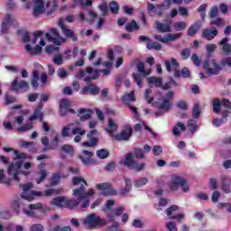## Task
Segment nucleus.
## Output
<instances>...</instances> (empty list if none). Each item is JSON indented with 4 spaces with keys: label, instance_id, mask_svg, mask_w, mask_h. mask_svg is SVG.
Segmentation results:
<instances>
[{
    "label": "nucleus",
    "instance_id": "f257e3e1",
    "mask_svg": "<svg viewBox=\"0 0 231 231\" xmlns=\"http://www.w3.org/2000/svg\"><path fill=\"white\" fill-rule=\"evenodd\" d=\"M72 195L77 199H66V197H56L51 203L55 207H59V208H75L79 205L84 210V208L89 207V198L95 195V189H90L88 190V193H85L83 188L76 189H73Z\"/></svg>",
    "mask_w": 231,
    "mask_h": 231
},
{
    "label": "nucleus",
    "instance_id": "f03ea898",
    "mask_svg": "<svg viewBox=\"0 0 231 231\" xmlns=\"http://www.w3.org/2000/svg\"><path fill=\"white\" fill-rule=\"evenodd\" d=\"M217 50V45L216 44H208L206 45V51L208 59L204 60L203 69L208 75H219L221 71V65L217 63L216 59H212V53ZM211 59V60H210Z\"/></svg>",
    "mask_w": 231,
    "mask_h": 231
},
{
    "label": "nucleus",
    "instance_id": "7ed1b4c3",
    "mask_svg": "<svg viewBox=\"0 0 231 231\" xmlns=\"http://www.w3.org/2000/svg\"><path fill=\"white\" fill-rule=\"evenodd\" d=\"M164 66L169 73H171V71L172 70L174 71L173 77L175 79H180V77H182L183 79H189V77H190V70L189 69V68L184 67L181 70L179 69L180 62H178V60H176V58H171V61L165 60Z\"/></svg>",
    "mask_w": 231,
    "mask_h": 231
},
{
    "label": "nucleus",
    "instance_id": "20e7f679",
    "mask_svg": "<svg viewBox=\"0 0 231 231\" xmlns=\"http://www.w3.org/2000/svg\"><path fill=\"white\" fill-rule=\"evenodd\" d=\"M171 5H172V1L171 0H164L162 4L156 5L148 2L147 3L148 14L151 17H154V15H157V17H162L163 12H165V10H169V8H171Z\"/></svg>",
    "mask_w": 231,
    "mask_h": 231
},
{
    "label": "nucleus",
    "instance_id": "39448f33",
    "mask_svg": "<svg viewBox=\"0 0 231 231\" xmlns=\"http://www.w3.org/2000/svg\"><path fill=\"white\" fill-rule=\"evenodd\" d=\"M123 163L125 167H128L131 171H134L135 172H142L143 171H145V167L147 165L143 162H138L137 161L134 160L132 152L126 154Z\"/></svg>",
    "mask_w": 231,
    "mask_h": 231
},
{
    "label": "nucleus",
    "instance_id": "423d86ee",
    "mask_svg": "<svg viewBox=\"0 0 231 231\" xmlns=\"http://www.w3.org/2000/svg\"><path fill=\"white\" fill-rule=\"evenodd\" d=\"M84 225L88 228H96V226H106L107 225V220L104 218H100V217L97 216L95 213H92L84 220Z\"/></svg>",
    "mask_w": 231,
    "mask_h": 231
},
{
    "label": "nucleus",
    "instance_id": "0eeeda50",
    "mask_svg": "<svg viewBox=\"0 0 231 231\" xmlns=\"http://www.w3.org/2000/svg\"><path fill=\"white\" fill-rule=\"evenodd\" d=\"M45 38L49 42H53L56 46H60L62 42H66V38L60 37L59 30L52 28L50 30V32L45 33Z\"/></svg>",
    "mask_w": 231,
    "mask_h": 231
},
{
    "label": "nucleus",
    "instance_id": "6e6552de",
    "mask_svg": "<svg viewBox=\"0 0 231 231\" xmlns=\"http://www.w3.org/2000/svg\"><path fill=\"white\" fill-rule=\"evenodd\" d=\"M23 163L24 162L23 161H17L15 162H11L8 166L7 174L9 176H13L15 181H21L18 176L23 172L21 171V169L23 168Z\"/></svg>",
    "mask_w": 231,
    "mask_h": 231
},
{
    "label": "nucleus",
    "instance_id": "1a4fd4ad",
    "mask_svg": "<svg viewBox=\"0 0 231 231\" xmlns=\"http://www.w3.org/2000/svg\"><path fill=\"white\" fill-rule=\"evenodd\" d=\"M114 140L116 142H129L131 136H133V127L126 125L123 130L117 134H112Z\"/></svg>",
    "mask_w": 231,
    "mask_h": 231
},
{
    "label": "nucleus",
    "instance_id": "9d476101",
    "mask_svg": "<svg viewBox=\"0 0 231 231\" xmlns=\"http://www.w3.org/2000/svg\"><path fill=\"white\" fill-rule=\"evenodd\" d=\"M161 103L156 104L157 109L159 111L155 112V116H162V115H165V113L169 112L171 110V107H172V104L169 101V99L162 98Z\"/></svg>",
    "mask_w": 231,
    "mask_h": 231
},
{
    "label": "nucleus",
    "instance_id": "9b49d317",
    "mask_svg": "<svg viewBox=\"0 0 231 231\" xmlns=\"http://www.w3.org/2000/svg\"><path fill=\"white\" fill-rule=\"evenodd\" d=\"M180 210V207L177 205H172L166 209V215L170 219H176L179 223L181 222V219L185 218V214L180 213L176 215V212Z\"/></svg>",
    "mask_w": 231,
    "mask_h": 231
},
{
    "label": "nucleus",
    "instance_id": "f8f14e48",
    "mask_svg": "<svg viewBox=\"0 0 231 231\" xmlns=\"http://www.w3.org/2000/svg\"><path fill=\"white\" fill-rule=\"evenodd\" d=\"M15 19L12 17V14H6L1 23V33L6 35L10 32V26L14 24Z\"/></svg>",
    "mask_w": 231,
    "mask_h": 231
},
{
    "label": "nucleus",
    "instance_id": "ddd939ff",
    "mask_svg": "<svg viewBox=\"0 0 231 231\" xmlns=\"http://www.w3.org/2000/svg\"><path fill=\"white\" fill-rule=\"evenodd\" d=\"M23 187V192L21 194V198L25 199L26 201H33V192L32 190H30L31 189H33V184L32 182H28L27 184L21 185Z\"/></svg>",
    "mask_w": 231,
    "mask_h": 231
},
{
    "label": "nucleus",
    "instance_id": "4468645a",
    "mask_svg": "<svg viewBox=\"0 0 231 231\" xmlns=\"http://www.w3.org/2000/svg\"><path fill=\"white\" fill-rule=\"evenodd\" d=\"M58 24L61 28V32L63 35H65V37H67L68 39H71L73 42H77L79 41V37L77 36V34H75L72 30L68 29V27L64 25V22L62 20H59Z\"/></svg>",
    "mask_w": 231,
    "mask_h": 231
},
{
    "label": "nucleus",
    "instance_id": "2eb2a0df",
    "mask_svg": "<svg viewBox=\"0 0 231 231\" xmlns=\"http://www.w3.org/2000/svg\"><path fill=\"white\" fill-rule=\"evenodd\" d=\"M81 93L82 95H91L92 97H97V95L100 93V88L93 83H89L83 87Z\"/></svg>",
    "mask_w": 231,
    "mask_h": 231
},
{
    "label": "nucleus",
    "instance_id": "dca6fc26",
    "mask_svg": "<svg viewBox=\"0 0 231 231\" xmlns=\"http://www.w3.org/2000/svg\"><path fill=\"white\" fill-rule=\"evenodd\" d=\"M23 214L28 216V217H37V212L35 210H42V203L30 204L29 208H23Z\"/></svg>",
    "mask_w": 231,
    "mask_h": 231
},
{
    "label": "nucleus",
    "instance_id": "f3484780",
    "mask_svg": "<svg viewBox=\"0 0 231 231\" xmlns=\"http://www.w3.org/2000/svg\"><path fill=\"white\" fill-rule=\"evenodd\" d=\"M97 188L99 190H104L103 196H116V191L111 187V184L109 183H99L97 185Z\"/></svg>",
    "mask_w": 231,
    "mask_h": 231
},
{
    "label": "nucleus",
    "instance_id": "a211bd4d",
    "mask_svg": "<svg viewBox=\"0 0 231 231\" xmlns=\"http://www.w3.org/2000/svg\"><path fill=\"white\" fill-rule=\"evenodd\" d=\"M29 85L25 80H20L19 78L15 77L11 83L12 91H19L20 89H28Z\"/></svg>",
    "mask_w": 231,
    "mask_h": 231
},
{
    "label": "nucleus",
    "instance_id": "6ab92c4d",
    "mask_svg": "<svg viewBox=\"0 0 231 231\" xmlns=\"http://www.w3.org/2000/svg\"><path fill=\"white\" fill-rule=\"evenodd\" d=\"M93 156V152L84 150L82 155H79L78 158L82 162L83 165H91L94 162Z\"/></svg>",
    "mask_w": 231,
    "mask_h": 231
},
{
    "label": "nucleus",
    "instance_id": "aec40b11",
    "mask_svg": "<svg viewBox=\"0 0 231 231\" xmlns=\"http://www.w3.org/2000/svg\"><path fill=\"white\" fill-rule=\"evenodd\" d=\"M100 72L103 73V75H105V77H107V75L111 74V70L109 69H105L102 70H94L92 76H87V78H84V81L87 82V84H89V82H91V80H97V79H98V77H100Z\"/></svg>",
    "mask_w": 231,
    "mask_h": 231
},
{
    "label": "nucleus",
    "instance_id": "412c9836",
    "mask_svg": "<svg viewBox=\"0 0 231 231\" xmlns=\"http://www.w3.org/2000/svg\"><path fill=\"white\" fill-rule=\"evenodd\" d=\"M219 32L214 27L204 29L202 32V37L207 41H214Z\"/></svg>",
    "mask_w": 231,
    "mask_h": 231
},
{
    "label": "nucleus",
    "instance_id": "4be33fe9",
    "mask_svg": "<svg viewBox=\"0 0 231 231\" xmlns=\"http://www.w3.org/2000/svg\"><path fill=\"white\" fill-rule=\"evenodd\" d=\"M221 180V189L225 194H230L231 192V178L228 176L222 175Z\"/></svg>",
    "mask_w": 231,
    "mask_h": 231
},
{
    "label": "nucleus",
    "instance_id": "5701e85b",
    "mask_svg": "<svg viewBox=\"0 0 231 231\" xmlns=\"http://www.w3.org/2000/svg\"><path fill=\"white\" fill-rule=\"evenodd\" d=\"M44 12H46V8H44V0H36L32 13L34 17H39V15L44 14Z\"/></svg>",
    "mask_w": 231,
    "mask_h": 231
},
{
    "label": "nucleus",
    "instance_id": "b1692460",
    "mask_svg": "<svg viewBox=\"0 0 231 231\" xmlns=\"http://www.w3.org/2000/svg\"><path fill=\"white\" fill-rule=\"evenodd\" d=\"M115 205V200H107L105 207L103 208V212H105L111 222H115V217L113 215V209L111 207Z\"/></svg>",
    "mask_w": 231,
    "mask_h": 231
},
{
    "label": "nucleus",
    "instance_id": "393cba45",
    "mask_svg": "<svg viewBox=\"0 0 231 231\" xmlns=\"http://www.w3.org/2000/svg\"><path fill=\"white\" fill-rule=\"evenodd\" d=\"M124 181L125 183V186L124 188H121L119 190V194L121 196H125V194H129L133 189V180L127 177H124Z\"/></svg>",
    "mask_w": 231,
    "mask_h": 231
},
{
    "label": "nucleus",
    "instance_id": "a878e982",
    "mask_svg": "<svg viewBox=\"0 0 231 231\" xmlns=\"http://www.w3.org/2000/svg\"><path fill=\"white\" fill-rule=\"evenodd\" d=\"M228 37L223 38L219 42L220 50L225 53V55H230L231 53V44L228 43Z\"/></svg>",
    "mask_w": 231,
    "mask_h": 231
},
{
    "label": "nucleus",
    "instance_id": "bb28decb",
    "mask_svg": "<svg viewBox=\"0 0 231 231\" xmlns=\"http://www.w3.org/2000/svg\"><path fill=\"white\" fill-rule=\"evenodd\" d=\"M156 30L160 32V33H171L172 32V28L170 23H163L162 22H155Z\"/></svg>",
    "mask_w": 231,
    "mask_h": 231
},
{
    "label": "nucleus",
    "instance_id": "cd10ccee",
    "mask_svg": "<svg viewBox=\"0 0 231 231\" xmlns=\"http://www.w3.org/2000/svg\"><path fill=\"white\" fill-rule=\"evenodd\" d=\"M37 118H39L40 122H42V119L44 118V114L42 113V105L36 107L33 115L29 117V120L30 122H33V120H37Z\"/></svg>",
    "mask_w": 231,
    "mask_h": 231
},
{
    "label": "nucleus",
    "instance_id": "c85d7f7f",
    "mask_svg": "<svg viewBox=\"0 0 231 231\" xmlns=\"http://www.w3.org/2000/svg\"><path fill=\"white\" fill-rule=\"evenodd\" d=\"M72 185L74 186L80 185V187L78 189H83V192L85 194H88V191H86V187H88V182L86 181V180H84V178L82 177L72 178Z\"/></svg>",
    "mask_w": 231,
    "mask_h": 231
},
{
    "label": "nucleus",
    "instance_id": "c756f323",
    "mask_svg": "<svg viewBox=\"0 0 231 231\" xmlns=\"http://www.w3.org/2000/svg\"><path fill=\"white\" fill-rule=\"evenodd\" d=\"M25 51H27V53L32 56L41 55V53H42V47H41L40 45H36L34 48H32V45L26 44Z\"/></svg>",
    "mask_w": 231,
    "mask_h": 231
},
{
    "label": "nucleus",
    "instance_id": "7c9ffc66",
    "mask_svg": "<svg viewBox=\"0 0 231 231\" xmlns=\"http://www.w3.org/2000/svg\"><path fill=\"white\" fill-rule=\"evenodd\" d=\"M68 109H69V101L68 99H61L59 109L60 116H66L68 115Z\"/></svg>",
    "mask_w": 231,
    "mask_h": 231
},
{
    "label": "nucleus",
    "instance_id": "2f4dec72",
    "mask_svg": "<svg viewBox=\"0 0 231 231\" xmlns=\"http://www.w3.org/2000/svg\"><path fill=\"white\" fill-rule=\"evenodd\" d=\"M72 134L76 135L74 138V142L76 143H79V142L82 141V137L84 134H86V130L80 128V127H75L71 131Z\"/></svg>",
    "mask_w": 231,
    "mask_h": 231
},
{
    "label": "nucleus",
    "instance_id": "473e14b6",
    "mask_svg": "<svg viewBox=\"0 0 231 231\" xmlns=\"http://www.w3.org/2000/svg\"><path fill=\"white\" fill-rule=\"evenodd\" d=\"M23 201L24 199L23 197L14 199L11 203V208H13L16 214H19V212H21V206L23 205Z\"/></svg>",
    "mask_w": 231,
    "mask_h": 231
},
{
    "label": "nucleus",
    "instance_id": "72a5a7b5",
    "mask_svg": "<svg viewBox=\"0 0 231 231\" xmlns=\"http://www.w3.org/2000/svg\"><path fill=\"white\" fill-rule=\"evenodd\" d=\"M200 26H201L200 22H197L191 26H189L187 32L188 36L193 37V35H196V33H198V32L199 31Z\"/></svg>",
    "mask_w": 231,
    "mask_h": 231
},
{
    "label": "nucleus",
    "instance_id": "f704fd0d",
    "mask_svg": "<svg viewBox=\"0 0 231 231\" xmlns=\"http://www.w3.org/2000/svg\"><path fill=\"white\" fill-rule=\"evenodd\" d=\"M79 115H83V116H80V121L86 122V120H89V118H91V115H93V110L81 108L79 110Z\"/></svg>",
    "mask_w": 231,
    "mask_h": 231
},
{
    "label": "nucleus",
    "instance_id": "c9c22d12",
    "mask_svg": "<svg viewBox=\"0 0 231 231\" xmlns=\"http://www.w3.org/2000/svg\"><path fill=\"white\" fill-rule=\"evenodd\" d=\"M180 131L185 132V131H187V126H185V125L182 123H177L176 126H174L172 129L173 136H180L181 133L180 132Z\"/></svg>",
    "mask_w": 231,
    "mask_h": 231
},
{
    "label": "nucleus",
    "instance_id": "e433bc0d",
    "mask_svg": "<svg viewBox=\"0 0 231 231\" xmlns=\"http://www.w3.org/2000/svg\"><path fill=\"white\" fill-rule=\"evenodd\" d=\"M88 75H93V73H94V70H93V68H91V67H88V69H87V70H84V69H79V71H78V73L76 74V79H86L87 77H86V75H88Z\"/></svg>",
    "mask_w": 231,
    "mask_h": 231
},
{
    "label": "nucleus",
    "instance_id": "4c0bfd02",
    "mask_svg": "<svg viewBox=\"0 0 231 231\" xmlns=\"http://www.w3.org/2000/svg\"><path fill=\"white\" fill-rule=\"evenodd\" d=\"M181 185H183V178L175 177L174 181L170 186V189L171 190H178Z\"/></svg>",
    "mask_w": 231,
    "mask_h": 231
},
{
    "label": "nucleus",
    "instance_id": "58836bf2",
    "mask_svg": "<svg viewBox=\"0 0 231 231\" xmlns=\"http://www.w3.org/2000/svg\"><path fill=\"white\" fill-rule=\"evenodd\" d=\"M137 71L143 77H148V75H151V70H146L145 69V64L143 62L137 63Z\"/></svg>",
    "mask_w": 231,
    "mask_h": 231
},
{
    "label": "nucleus",
    "instance_id": "ea45409f",
    "mask_svg": "<svg viewBox=\"0 0 231 231\" xmlns=\"http://www.w3.org/2000/svg\"><path fill=\"white\" fill-rule=\"evenodd\" d=\"M131 102H136V97H134V91L132 90L130 93L123 97V103L129 104Z\"/></svg>",
    "mask_w": 231,
    "mask_h": 231
},
{
    "label": "nucleus",
    "instance_id": "a19ab883",
    "mask_svg": "<svg viewBox=\"0 0 231 231\" xmlns=\"http://www.w3.org/2000/svg\"><path fill=\"white\" fill-rule=\"evenodd\" d=\"M148 84H154L155 88H162L163 86V81L162 78L150 77L148 79Z\"/></svg>",
    "mask_w": 231,
    "mask_h": 231
},
{
    "label": "nucleus",
    "instance_id": "79ce46f5",
    "mask_svg": "<svg viewBox=\"0 0 231 231\" xmlns=\"http://www.w3.org/2000/svg\"><path fill=\"white\" fill-rule=\"evenodd\" d=\"M60 173H54L52 174L51 178L50 179L51 187H55V185H59L60 183Z\"/></svg>",
    "mask_w": 231,
    "mask_h": 231
},
{
    "label": "nucleus",
    "instance_id": "37998d69",
    "mask_svg": "<svg viewBox=\"0 0 231 231\" xmlns=\"http://www.w3.org/2000/svg\"><path fill=\"white\" fill-rule=\"evenodd\" d=\"M147 50H155V51H160L162 50V44L158 42H147L146 43Z\"/></svg>",
    "mask_w": 231,
    "mask_h": 231
},
{
    "label": "nucleus",
    "instance_id": "c03bdc74",
    "mask_svg": "<svg viewBox=\"0 0 231 231\" xmlns=\"http://www.w3.org/2000/svg\"><path fill=\"white\" fill-rule=\"evenodd\" d=\"M212 106L213 112L216 113V115H219V113H221V100L218 98L213 100Z\"/></svg>",
    "mask_w": 231,
    "mask_h": 231
},
{
    "label": "nucleus",
    "instance_id": "a18cd8bd",
    "mask_svg": "<svg viewBox=\"0 0 231 231\" xmlns=\"http://www.w3.org/2000/svg\"><path fill=\"white\" fill-rule=\"evenodd\" d=\"M147 183H149V179H138L134 182V187H135L136 189H140V187H143V185H147Z\"/></svg>",
    "mask_w": 231,
    "mask_h": 231
},
{
    "label": "nucleus",
    "instance_id": "49530a36",
    "mask_svg": "<svg viewBox=\"0 0 231 231\" xmlns=\"http://www.w3.org/2000/svg\"><path fill=\"white\" fill-rule=\"evenodd\" d=\"M173 28L176 32H183L187 28V23L185 22H175Z\"/></svg>",
    "mask_w": 231,
    "mask_h": 231
},
{
    "label": "nucleus",
    "instance_id": "de8ad7c7",
    "mask_svg": "<svg viewBox=\"0 0 231 231\" xmlns=\"http://www.w3.org/2000/svg\"><path fill=\"white\" fill-rule=\"evenodd\" d=\"M97 156L100 160H106V158H109V151H107L106 149L97 150Z\"/></svg>",
    "mask_w": 231,
    "mask_h": 231
},
{
    "label": "nucleus",
    "instance_id": "09e8293b",
    "mask_svg": "<svg viewBox=\"0 0 231 231\" xmlns=\"http://www.w3.org/2000/svg\"><path fill=\"white\" fill-rule=\"evenodd\" d=\"M60 150L63 152H66V154H75V149H73V147L71 146V144H63L61 147H60Z\"/></svg>",
    "mask_w": 231,
    "mask_h": 231
},
{
    "label": "nucleus",
    "instance_id": "8fccbe9b",
    "mask_svg": "<svg viewBox=\"0 0 231 231\" xmlns=\"http://www.w3.org/2000/svg\"><path fill=\"white\" fill-rule=\"evenodd\" d=\"M118 129V127L116 126V124H115V121H113V119L109 118L108 119V129H106L107 133H109V134H113V133H115V131H116Z\"/></svg>",
    "mask_w": 231,
    "mask_h": 231
},
{
    "label": "nucleus",
    "instance_id": "3c124183",
    "mask_svg": "<svg viewBox=\"0 0 231 231\" xmlns=\"http://www.w3.org/2000/svg\"><path fill=\"white\" fill-rule=\"evenodd\" d=\"M133 154V158H140L143 160L145 158V154L143 153V150L142 148H134Z\"/></svg>",
    "mask_w": 231,
    "mask_h": 231
},
{
    "label": "nucleus",
    "instance_id": "603ef678",
    "mask_svg": "<svg viewBox=\"0 0 231 231\" xmlns=\"http://www.w3.org/2000/svg\"><path fill=\"white\" fill-rule=\"evenodd\" d=\"M40 178L36 179V183L40 185L42 183L44 180H46V176H48V171L46 170H42L38 172Z\"/></svg>",
    "mask_w": 231,
    "mask_h": 231
},
{
    "label": "nucleus",
    "instance_id": "864d4df0",
    "mask_svg": "<svg viewBox=\"0 0 231 231\" xmlns=\"http://www.w3.org/2000/svg\"><path fill=\"white\" fill-rule=\"evenodd\" d=\"M126 32H133V30H140V27L138 26V23H136V21L133 20L130 23H127L125 25Z\"/></svg>",
    "mask_w": 231,
    "mask_h": 231
},
{
    "label": "nucleus",
    "instance_id": "5fc2aeb1",
    "mask_svg": "<svg viewBox=\"0 0 231 231\" xmlns=\"http://www.w3.org/2000/svg\"><path fill=\"white\" fill-rule=\"evenodd\" d=\"M45 6L47 9V15H51L53 12H55V8H57V4H55V2L49 1ZM50 6L51 7L50 8ZM48 8L50 9L48 10Z\"/></svg>",
    "mask_w": 231,
    "mask_h": 231
},
{
    "label": "nucleus",
    "instance_id": "6e6d98bb",
    "mask_svg": "<svg viewBox=\"0 0 231 231\" xmlns=\"http://www.w3.org/2000/svg\"><path fill=\"white\" fill-rule=\"evenodd\" d=\"M188 129L190 133H196V129H198V123L196 120L191 119L188 122Z\"/></svg>",
    "mask_w": 231,
    "mask_h": 231
},
{
    "label": "nucleus",
    "instance_id": "4d7b16f0",
    "mask_svg": "<svg viewBox=\"0 0 231 231\" xmlns=\"http://www.w3.org/2000/svg\"><path fill=\"white\" fill-rule=\"evenodd\" d=\"M201 115V107H199V104L194 105L192 109V117L193 118H199V116Z\"/></svg>",
    "mask_w": 231,
    "mask_h": 231
},
{
    "label": "nucleus",
    "instance_id": "13d9d810",
    "mask_svg": "<svg viewBox=\"0 0 231 231\" xmlns=\"http://www.w3.org/2000/svg\"><path fill=\"white\" fill-rule=\"evenodd\" d=\"M100 12H102L103 17H106L107 14H109V7L107 6V3L104 2L103 4L99 5L98 6Z\"/></svg>",
    "mask_w": 231,
    "mask_h": 231
},
{
    "label": "nucleus",
    "instance_id": "bf43d9fd",
    "mask_svg": "<svg viewBox=\"0 0 231 231\" xmlns=\"http://www.w3.org/2000/svg\"><path fill=\"white\" fill-rule=\"evenodd\" d=\"M18 33L22 35L23 42H30V32L24 30H19Z\"/></svg>",
    "mask_w": 231,
    "mask_h": 231
},
{
    "label": "nucleus",
    "instance_id": "052dcab7",
    "mask_svg": "<svg viewBox=\"0 0 231 231\" xmlns=\"http://www.w3.org/2000/svg\"><path fill=\"white\" fill-rule=\"evenodd\" d=\"M119 8H120V5H118V3L115 2V1H112L109 4V9L112 14H118Z\"/></svg>",
    "mask_w": 231,
    "mask_h": 231
},
{
    "label": "nucleus",
    "instance_id": "680f3d73",
    "mask_svg": "<svg viewBox=\"0 0 231 231\" xmlns=\"http://www.w3.org/2000/svg\"><path fill=\"white\" fill-rule=\"evenodd\" d=\"M59 142H60L59 135H56L52 140V143L48 146V149H51V151H55V149L59 147Z\"/></svg>",
    "mask_w": 231,
    "mask_h": 231
},
{
    "label": "nucleus",
    "instance_id": "e2e57ef3",
    "mask_svg": "<svg viewBox=\"0 0 231 231\" xmlns=\"http://www.w3.org/2000/svg\"><path fill=\"white\" fill-rule=\"evenodd\" d=\"M98 143V139L91 138L90 141L84 142L82 143L83 147H95Z\"/></svg>",
    "mask_w": 231,
    "mask_h": 231
},
{
    "label": "nucleus",
    "instance_id": "0e129e2a",
    "mask_svg": "<svg viewBox=\"0 0 231 231\" xmlns=\"http://www.w3.org/2000/svg\"><path fill=\"white\" fill-rule=\"evenodd\" d=\"M57 75L60 79H68V71L64 68L58 69Z\"/></svg>",
    "mask_w": 231,
    "mask_h": 231
},
{
    "label": "nucleus",
    "instance_id": "69168bd1",
    "mask_svg": "<svg viewBox=\"0 0 231 231\" xmlns=\"http://www.w3.org/2000/svg\"><path fill=\"white\" fill-rule=\"evenodd\" d=\"M180 37H181V32L177 34L169 33L166 37V43L176 41V39H180Z\"/></svg>",
    "mask_w": 231,
    "mask_h": 231
},
{
    "label": "nucleus",
    "instance_id": "338daca9",
    "mask_svg": "<svg viewBox=\"0 0 231 231\" xmlns=\"http://www.w3.org/2000/svg\"><path fill=\"white\" fill-rule=\"evenodd\" d=\"M133 77H134V81L136 82L138 88H142V86H143L142 75H140L139 73H134Z\"/></svg>",
    "mask_w": 231,
    "mask_h": 231
},
{
    "label": "nucleus",
    "instance_id": "774afa93",
    "mask_svg": "<svg viewBox=\"0 0 231 231\" xmlns=\"http://www.w3.org/2000/svg\"><path fill=\"white\" fill-rule=\"evenodd\" d=\"M30 230L31 231H43L44 226H42V225H41V224H34V225L31 226Z\"/></svg>",
    "mask_w": 231,
    "mask_h": 231
}]
</instances>
